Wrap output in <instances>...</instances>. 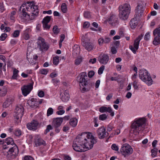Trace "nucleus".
Segmentation results:
<instances>
[{
	"label": "nucleus",
	"instance_id": "f257e3e1",
	"mask_svg": "<svg viewBox=\"0 0 160 160\" xmlns=\"http://www.w3.org/2000/svg\"><path fill=\"white\" fill-rule=\"evenodd\" d=\"M27 3L30 4L27 6L26 3H23L19 8V11L22 13L20 16L21 19H24L25 17H26L27 15H28L29 12L31 13L32 12H36L35 13V16H37L38 14V6L37 5H33V4L31 5V2H27Z\"/></svg>",
	"mask_w": 160,
	"mask_h": 160
},
{
	"label": "nucleus",
	"instance_id": "f03ea898",
	"mask_svg": "<svg viewBox=\"0 0 160 160\" xmlns=\"http://www.w3.org/2000/svg\"><path fill=\"white\" fill-rule=\"evenodd\" d=\"M77 80L80 83V89L82 91L84 92L88 91L92 86V83L89 79H88L87 73L85 72H82L80 74V76L77 77Z\"/></svg>",
	"mask_w": 160,
	"mask_h": 160
},
{
	"label": "nucleus",
	"instance_id": "7ed1b4c3",
	"mask_svg": "<svg viewBox=\"0 0 160 160\" xmlns=\"http://www.w3.org/2000/svg\"><path fill=\"white\" fill-rule=\"evenodd\" d=\"M86 134L82 133L79 134L73 142L72 147L73 149L78 152H84L86 151L84 149L83 142L86 140Z\"/></svg>",
	"mask_w": 160,
	"mask_h": 160
},
{
	"label": "nucleus",
	"instance_id": "20e7f679",
	"mask_svg": "<svg viewBox=\"0 0 160 160\" xmlns=\"http://www.w3.org/2000/svg\"><path fill=\"white\" fill-rule=\"evenodd\" d=\"M145 123L146 119L144 118L135 119L131 125L132 129H133L132 131L133 133L135 135H138L140 131L144 130Z\"/></svg>",
	"mask_w": 160,
	"mask_h": 160
},
{
	"label": "nucleus",
	"instance_id": "39448f33",
	"mask_svg": "<svg viewBox=\"0 0 160 160\" xmlns=\"http://www.w3.org/2000/svg\"><path fill=\"white\" fill-rule=\"evenodd\" d=\"M130 11L131 7L129 4L125 3L122 6H120L119 7L118 15L119 18L124 21L127 20Z\"/></svg>",
	"mask_w": 160,
	"mask_h": 160
},
{
	"label": "nucleus",
	"instance_id": "423d86ee",
	"mask_svg": "<svg viewBox=\"0 0 160 160\" xmlns=\"http://www.w3.org/2000/svg\"><path fill=\"white\" fill-rule=\"evenodd\" d=\"M139 76L140 79L148 85L152 84V80L147 70H140L139 72Z\"/></svg>",
	"mask_w": 160,
	"mask_h": 160
},
{
	"label": "nucleus",
	"instance_id": "0eeeda50",
	"mask_svg": "<svg viewBox=\"0 0 160 160\" xmlns=\"http://www.w3.org/2000/svg\"><path fill=\"white\" fill-rule=\"evenodd\" d=\"M23 107L21 105H18L16 106L15 109L14 117L15 121L17 122L20 121L23 113Z\"/></svg>",
	"mask_w": 160,
	"mask_h": 160
},
{
	"label": "nucleus",
	"instance_id": "6e6552de",
	"mask_svg": "<svg viewBox=\"0 0 160 160\" xmlns=\"http://www.w3.org/2000/svg\"><path fill=\"white\" fill-rule=\"evenodd\" d=\"M7 157L9 159H12L15 158L18 155V149L16 145L10 148L7 152Z\"/></svg>",
	"mask_w": 160,
	"mask_h": 160
},
{
	"label": "nucleus",
	"instance_id": "1a4fd4ad",
	"mask_svg": "<svg viewBox=\"0 0 160 160\" xmlns=\"http://www.w3.org/2000/svg\"><path fill=\"white\" fill-rule=\"evenodd\" d=\"M120 151L122 154L125 157L132 153L133 149L129 145L125 143L122 146Z\"/></svg>",
	"mask_w": 160,
	"mask_h": 160
},
{
	"label": "nucleus",
	"instance_id": "9d476101",
	"mask_svg": "<svg viewBox=\"0 0 160 160\" xmlns=\"http://www.w3.org/2000/svg\"><path fill=\"white\" fill-rule=\"evenodd\" d=\"M62 121V118H57L53 119L52 125L55 129V131L57 133H58L60 132L61 129L60 126Z\"/></svg>",
	"mask_w": 160,
	"mask_h": 160
},
{
	"label": "nucleus",
	"instance_id": "9b49d317",
	"mask_svg": "<svg viewBox=\"0 0 160 160\" xmlns=\"http://www.w3.org/2000/svg\"><path fill=\"white\" fill-rule=\"evenodd\" d=\"M153 35L154 36L153 44L156 46L160 44V25L153 31Z\"/></svg>",
	"mask_w": 160,
	"mask_h": 160
},
{
	"label": "nucleus",
	"instance_id": "f8f14e48",
	"mask_svg": "<svg viewBox=\"0 0 160 160\" xmlns=\"http://www.w3.org/2000/svg\"><path fill=\"white\" fill-rule=\"evenodd\" d=\"M97 142V139L93 137L92 138H88L87 139L83 142L84 149L86 148L88 149H91L93 147V144H95Z\"/></svg>",
	"mask_w": 160,
	"mask_h": 160
},
{
	"label": "nucleus",
	"instance_id": "ddd939ff",
	"mask_svg": "<svg viewBox=\"0 0 160 160\" xmlns=\"http://www.w3.org/2000/svg\"><path fill=\"white\" fill-rule=\"evenodd\" d=\"M143 36V35L141 34L139 35L134 40L133 46H129L130 49L132 50L134 54H136L139 48L140 41Z\"/></svg>",
	"mask_w": 160,
	"mask_h": 160
},
{
	"label": "nucleus",
	"instance_id": "4468645a",
	"mask_svg": "<svg viewBox=\"0 0 160 160\" xmlns=\"http://www.w3.org/2000/svg\"><path fill=\"white\" fill-rule=\"evenodd\" d=\"M37 43L38 47L42 51L44 49L47 50L49 48L48 45L45 42L44 39L41 37H39L38 38Z\"/></svg>",
	"mask_w": 160,
	"mask_h": 160
},
{
	"label": "nucleus",
	"instance_id": "2eb2a0df",
	"mask_svg": "<svg viewBox=\"0 0 160 160\" xmlns=\"http://www.w3.org/2000/svg\"><path fill=\"white\" fill-rule=\"evenodd\" d=\"M33 82L29 83L27 85H24L21 88L22 94L26 96L28 94L33 88Z\"/></svg>",
	"mask_w": 160,
	"mask_h": 160
},
{
	"label": "nucleus",
	"instance_id": "dca6fc26",
	"mask_svg": "<svg viewBox=\"0 0 160 160\" xmlns=\"http://www.w3.org/2000/svg\"><path fill=\"white\" fill-rule=\"evenodd\" d=\"M97 133L99 138L100 139L107 137L108 135V132H106V129L103 126L98 128L97 130Z\"/></svg>",
	"mask_w": 160,
	"mask_h": 160
},
{
	"label": "nucleus",
	"instance_id": "f3484780",
	"mask_svg": "<svg viewBox=\"0 0 160 160\" xmlns=\"http://www.w3.org/2000/svg\"><path fill=\"white\" fill-rule=\"evenodd\" d=\"M109 60V57L107 54L100 55L98 57V60L102 64H106Z\"/></svg>",
	"mask_w": 160,
	"mask_h": 160
},
{
	"label": "nucleus",
	"instance_id": "a211bd4d",
	"mask_svg": "<svg viewBox=\"0 0 160 160\" xmlns=\"http://www.w3.org/2000/svg\"><path fill=\"white\" fill-rule=\"evenodd\" d=\"M38 122L36 120H33L31 123L27 124V128L30 130H35L38 128Z\"/></svg>",
	"mask_w": 160,
	"mask_h": 160
},
{
	"label": "nucleus",
	"instance_id": "6ab92c4d",
	"mask_svg": "<svg viewBox=\"0 0 160 160\" xmlns=\"http://www.w3.org/2000/svg\"><path fill=\"white\" fill-rule=\"evenodd\" d=\"M109 23L113 26H116L118 23V19L116 15H112L108 18Z\"/></svg>",
	"mask_w": 160,
	"mask_h": 160
},
{
	"label": "nucleus",
	"instance_id": "aec40b11",
	"mask_svg": "<svg viewBox=\"0 0 160 160\" xmlns=\"http://www.w3.org/2000/svg\"><path fill=\"white\" fill-rule=\"evenodd\" d=\"M51 17L47 16L45 17L42 21V23L44 28L49 29L50 28V26L48 24L50 21Z\"/></svg>",
	"mask_w": 160,
	"mask_h": 160
},
{
	"label": "nucleus",
	"instance_id": "412c9836",
	"mask_svg": "<svg viewBox=\"0 0 160 160\" xmlns=\"http://www.w3.org/2000/svg\"><path fill=\"white\" fill-rule=\"evenodd\" d=\"M99 111L100 112L102 113L108 112L110 113V115L111 116H113L114 115V112L112 111V109L110 107L107 108L105 106H102L99 108Z\"/></svg>",
	"mask_w": 160,
	"mask_h": 160
},
{
	"label": "nucleus",
	"instance_id": "4be33fe9",
	"mask_svg": "<svg viewBox=\"0 0 160 160\" xmlns=\"http://www.w3.org/2000/svg\"><path fill=\"white\" fill-rule=\"evenodd\" d=\"M111 41L110 38L105 37L104 38H101L98 40V43L100 45H102L103 44H108Z\"/></svg>",
	"mask_w": 160,
	"mask_h": 160
},
{
	"label": "nucleus",
	"instance_id": "5701e85b",
	"mask_svg": "<svg viewBox=\"0 0 160 160\" xmlns=\"http://www.w3.org/2000/svg\"><path fill=\"white\" fill-rule=\"evenodd\" d=\"M82 44L85 49L88 51H91L93 48L94 45L91 42H83L82 43Z\"/></svg>",
	"mask_w": 160,
	"mask_h": 160
},
{
	"label": "nucleus",
	"instance_id": "b1692460",
	"mask_svg": "<svg viewBox=\"0 0 160 160\" xmlns=\"http://www.w3.org/2000/svg\"><path fill=\"white\" fill-rule=\"evenodd\" d=\"M37 99L32 98L31 100L28 101V103L30 106L32 108L37 107L39 105V104L38 101H37Z\"/></svg>",
	"mask_w": 160,
	"mask_h": 160
},
{
	"label": "nucleus",
	"instance_id": "393cba45",
	"mask_svg": "<svg viewBox=\"0 0 160 160\" xmlns=\"http://www.w3.org/2000/svg\"><path fill=\"white\" fill-rule=\"evenodd\" d=\"M70 98V95L69 94L68 91L67 90H65L62 95V97L61 98V99L62 101L65 102L68 101Z\"/></svg>",
	"mask_w": 160,
	"mask_h": 160
},
{
	"label": "nucleus",
	"instance_id": "a878e982",
	"mask_svg": "<svg viewBox=\"0 0 160 160\" xmlns=\"http://www.w3.org/2000/svg\"><path fill=\"white\" fill-rule=\"evenodd\" d=\"M138 22L136 18L132 19L129 22V25L131 28L132 29L135 28L138 24Z\"/></svg>",
	"mask_w": 160,
	"mask_h": 160
},
{
	"label": "nucleus",
	"instance_id": "bb28decb",
	"mask_svg": "<svg viewBox=\"0 0 160 160\" xmlns=\"http://www.w3.org/2000/svg\"><path fill=\"white\" fill-rule=\"evenodd\" d=\"M35 143L36 146H38L42 145L44 146L46 145L45 142L41 138L37 139L35 141Z\"/></svg>",
	"mask_w": 160,
	"mask_h": 160
},
{
	"label": "nucleus",
	"instance_id": "cd10ccee",
	"mask_svg": "<svg viewBox=\"0 0 160 160\" xmlns=\"http://www.w3.org/2000/svg\"><path fill=\"white\" fill-rule=\"evenodd\" d=\"M30 12H29L28 15H27L26 17H25L24 19H24L26 20L30 21L34 19L35 17L37 16H35V13L34 12H31L32 15L30 16Z\"/></svg>",
	"mask_w": 160,
	"mask_h": 160
},
{
	"label": "nucleus",
	"instance_id": "c85d7f7f",
	"mask_svg": "<svg viewBox=\"0 0 160 160\" xmlns=\"http://www.w3.org/2000/svg\"><path fill=\"white\" fill-rule=\"evenodd\" d=\"M77 119L75 118H72L70 119L69 123L73 127H75L77 124Z\"/></svg>",
	"mask_w": 160,
	"mask_h": 160
},
{
	"label": "nucleus",
	"instance_id": "c756f323",
	"mask_svg": "<svg viewBox=\"0 0 160 160\" xmlns=\"http://www.w3.org/2000/svg\"><path fill=\"white\" fill-rule=\"evenodd\" d=\"M5 142L8 144H11L12 145H16L12 138H8L6 139Z\"/></svg>",
	"mask_w": 160,
	"mask_h": 160
},
{
	"label": "nucleus",
	"instance_id": "7c9ffc66",
	"mask_svg": "<svg viewBox=\"0 0 160 160\" xmlns=\"http://www.w3.org/2000/svg\"><path fill=\"white\" fill-rule=\"evenodd\" d=\"M11 104V99L9 98H8L3 103V107L4 108H7Z\"/></svg>",
	"mask_w": 160,
	"mask_h": 160
},
{
	"label": "nucleus",
	"instance_id": "2f4dec72",
	"mask_svg": "<svg viewBox=\"0 0 160 160\" xmlns=\"http://www.w3.org/2000/svg\"><path fill=\"white\" fill-rule=\"evenodd\" d=\"M19 71L16 69H14L13 71V74L12 76V79H16L18 75Z\"/></svg>",
	"mask_w": 160,
	"mask_h": 160
},
{
	"label": "nucleus",
	"instance_id": "473e14b6",
	"mask_svg": "<svg viewBox=\"0 0 160 160\" xmlns=\"http://www.w3.org/2000/svg\"><path fill=\"white\" fill-rule=\"evenodd\" d=\"M61 10L63 13H66L67 12V8L65 3H63L61 6Z\"/></svg>",
	"mask_w": 160,
	"mask_h": 160
},
{
	"label": "nucleus",
	"instance_id": "72a5a7b5",
	"mask_svg": "<svg viewBox=\"0 0 160 160\" xmlns=\"http://www.w3.org/2000/svg\"><path fill=\"white\" fill-rule=\"evenodd\" d=\"M151 152L152 153L151 156L152 157H156L158 152V149L153 148L151 150Z\"/></svg>",
	"mask_w": 160,
	"mask_h": 160
},
{
	"label": "nucleus",
	"instance_id": "f704fd0d",
	"mask_svg": "<svg viewBox=\"0 0 160 160\" xmlns=\"http://www.w3.org/2000/svg\"><path fill=\"white\" fill-rule=\"evenodd\" d=\"M59 57L58 56L54 57L53 58V62L54 64L57 65L59 62Z\"/></svg>",
	"mask_w": 160,
	"mask_h": 160
},
{
	"label": "nucleus",
	"instance_id": "c9c22d12",
	"mask_svg": "<svg viewBox=\"0 0 160 160\" xmlns=\"http://www.w3.org/2000/svg\"><path fill=\"white\" fill-rule=\"evenodd\" d=\"M20 30H16L14 31L12 34V36L14 38H17L18 37L20 34Z\"/></svg>",
	"mask_w": 160,
	"mask_h": 160
},
{
	"label": "nucleus",
	"instance_id": "e433bc0d",
	"mask_svg": "<svg viewBox=\"0 0 160 160\" xmlns=\"http://www.w3.org/2000/svg\"><path fill=\"white\" fill-rule=\"evenodd\" d=\"M83 16L85 18H91L90 13L89 11L85 12L83 13Z\"/></svg>",
	"mask_w": 160,
	"mask_h": 160
},
{
	"label": "nucleus",
	"instance_id": "4c0bfd02",
	"mask_svg": "<svg viewBox=\"0 0 160 160\" xmlns=\"http://www.w3.org/2000/svg\"><path fill=\"white\" fill-rule=\"evenodd\" d=\"M107 118V116L105 114H103L99 116V119L100 120L103 121L106 120Z\"/></svg>",
	"mask_w": 160,
	"mask_h": 160
},
{
	"label": "nucleus",
	"instance_id": "58836bf2",
	"mask_svg": "<svg viewBox=\"0 0 160 160\" xmlns=\"http://www.w3.org/2000/svg\"><path fill=\"white\" fill-rule=\"evenodd\" d=\"M82 61V58H77L75 60V64L76 65H78L80 64Z\"/></svg>",
	"mask_w": 160,
	"mask_h": 160
},
{
	"label": "nucleus",
	"instance_id": "ea45409f",
	"mask_svg": "<svg viewBox=\"0 0 160 160\" xmlns=\"http://www.w3.org/2000/svg\"><path fill=\"white\" fill-rule=\"evenodd\" d=\"M14 133L16 136L19 137L21 135L22 132L20 130L17 129L15 130Z\"/></svg>",
	"mask_w": 160,
	"mask_h": 160
},
{
	"label": "nucleus",
	"instance_id": "a19ab883",
	"mask_svg": "<svg viewBox=\"0 0 160 160\" xmlns=\"http://www.w3.org/2000/svg\"><path fill=\"white\" fill-rule=\"evenodd\" d=\"M53 112V110L52 108H49L47 112V116H49L50 115L52 114Z\"/></svg>",
	"mask_w": 160,
	"mask_h": 160
},
{
	"label": "nucleus",
	"instance_id": "79ce46f5",
	"mask_svg": "<svg viewBox=\"0 0 160 160\" xmlns=\"http://www.w3.org/2000/svg\"><path fill=\"white\" fill-rule=\"evenodd\" d=\"M53 31L55 34H58L59 32V30L58 29L57 26H54L53 28Z\"/></svg>",
	"mask_w": 160,
	"mask_h": 160
},
{
	"label": "nucleus",
	"instance_id": "37998d69",
	"mask_svg": "<svg viewBox=\"0 0 160 160\" xmlns=\"http://www.w3.org/2000/svg\"><path fill=\"white\" fill-rule=\"evenodd\" d=\"M16 10L15 9V10H14L11 12V14L10 15V19L12 20H14V17L13 16L14 15H15L16 14Z\"/></svg>",
	"mask_w": 160,
	"mask_h": 160
},
{
	"label": "nucleus",
	"instance_id": "c03bdc74",
	"mask_svg": "<svg viewBox=\"0 0 160 160\" xmlns=\"http://www.w3.org/2000/svg\"><path fill=\"white\" fill-rule=\"evenodd\" d=\"M105 66L104 65H102L99 69L98 71V73L99 74L102 73L104 69Z\"/></svg>",
	"mask_w": 160,
	"mask_h": 160
},
{
	"label": "nucleus",
	"instance_id": "a18cd8bd",
	"mask_svg": "<svg viewBox=\"0 0 160 160\" xmlns=\"http://www.w3.org/2000/svg\"><path fill=\"white\" fill-rule=\"evenodd\" d=\"M133 81V82L132 84L133 87L135 89H137L138 88V86L137 85L138 83V81L135 80Z\"/></svg>",
	"mask_w": 160,
	"mask_h": 160
},
{
	"label": "nucleus",
	"instance_id": "49530a36",
	"mask_svg": "<svg viewBox=\"0 0 160 160\" xmlns=\"http://www.w3.org/2000/svg\"><path fill=\"white\" fill-rule=\"evenodd\" d=\"M53 129V127L50 125H48L47 126V128L45 130L46 133L49 132L50 130H52Z\"/></svg>",
	"mask_w": 160,
	"mask_h": 160
},
{
	"label": "nucleus",
	"instance_id": "de8ad7c7",
	"mask_svg": "<svg viewBox=\"0 0 160 160\" xmlns=\"http://www.w3.org/2000/svg\"><path fill=\"white\" fill-rule=\"evenodd\" d=\"M111 148L112 149L118 151V147L115 144H113L112 145Z\"/></svg>",
	"mask_w": 160,
	"mask_h": 160
},
{
	"label": "nucleus",
	"instance_id": "09e8293b",
	"mask_svg": "<svg viewBox=\"0 0 160 160\" xmlns=\"http://www.w3.org/2000/svg\"><path fill=\"white\" fill-rule=\"evenodd\" d=\"M24 159L25 160H34V158L30 156H25L24 157Z\"/></svg>",
	"mask_w": 160,
	"mask_h": 160
},
{
	"label": "nucleus",
	"instance_id": "8fccbe9b",
	"mask_svg": "<svg viewBox=\"0 0 160 160\" xmlns=\"http://www.w3.org/2000/svg\"><path fill=\"white\" fill-rule=\"evenodd\" d=\"M7 37V34L6 33L2 34L0 37V40L3 41L6 39Z\"/></svg>",
	"mask_w": 160,
	"mask_h": 160
},
{
	"label": "nucleus",
	"instance_id": "3c124183",
	"mask_svg": "<svg viewBox=\"0 0 160 160\" xmlns=\"http://www.w3.org/2000/svg\"><path fill=\"white\" fill-rule=\"evenodd\" d=\"M40 72L41 74H42L46 75L48 72V71L47 69H41L40 70Z\"/></svg>",
	"mask_w": 160,
	"mask_h": 160
},
{
	"label": "nucleus",
	"instance_id": "603ef678",
	"mask_svg": "<svg viewBox=\"0 0 160 160\" xmlns=\"http://www.w3.org/2000/svg\"><path fill=\"white\" fill-rule=\"evenodd\" d=\"M111 52L112 54H115L117 52V51L115 47H112L111 48Z\"/></svg>",
	"mask_w": 160,
	"mask_h": 160
},
{
	"label": "nucleus",
	"instance_id": "864d4df0",
	"mask_svg": "<svg viewBox=\"0 0 160 160\" xmlns=\"http://www.w3.org/2000/svg\"><path fill=\"white\" fill-rule=\"evenodd\" d=\"M150 37V33L149 32H147L144 36V39L146 40H148Z\"/></svg>",
	"mask_w": 160,
	"mask_h": 160
},
{
	"label": "nucleus",
	"instance_id": "5fc2aeb1",
	"mask_svg": "<svg viewBox=\"0 0 160 160\" xmlns=\"http://www.w3.org/2000/svg\"><path fill=\"white\" fill-rule=\"evenodd\" d=\"M94 74V72L93 71H91L88 73V76L89 78H92Z\"/></svg>",
	"mask_w": 160,
	"mask_h": 160
},
{
	"label": "nucleus",
	"instance_id": "6e6d98bb",
	"mask_svg": "<svg viewBox=\"0 0 160 160\" xmlns=\"http://www.w3.org/2000/svg\"><path fill=\"white\" fill-rule=\"evenodd\" d=\"M38 96L40 97H42L44 96V93L42 91H40L38 94Z\"/></svg>",
	"mask_w": 160,
	"mask_h": 160
},
{
	"label": "nucleus",
	"instance_id": "4d7b16f0",
	"mask_svg": "<svg viewBox=\"0 0 160 160\" xmlns=\"http://www.w3.org/2000/svg\"><path fill=\"white\" fill-rule=\"evenodd\" d=\"M89 25V23L88 22H85L83 25V28H88Z\"/></svg>",
	"mask_w": 160,
	"mask_h": 160
},
{
	"label": "nucleus",
	"instance_id": "13d9d810",
	"mask_svg": "<svg viewBox=\"0 0 160 160\" xmlns=\"http://www.w3.org/2000/svg\"><path fill=\"white\" fill-rule=\"evenodd\" d=\"M65 111L64 110H60L56 112V113L58 115H62L64 114Z\"/></svg>",
	"mask_w": 160,
	"mask_h": 160
},
{
	"label": "nucleus",
	"instance_id": "bf43d9fd",
	"mask_svg": "<svg viewBox=\"0 0 160 160\" xmlns=\"http://www.w3.org/2000/svg\"><path fill=\"white\" fill-rule=\"evenodd\" d=\"M158 141L157 140H154L153 141L152 143V147L153 148H156V145L157 144Z\"/></svg>",
	"mask_w": 160,
	"mask_h": 160
},
{
	"label": "nucleus",
	"instance_id": "052dcab7",
	"mask_svg": "<svg viewBox=\"0 0 160 160\" xmlns=\"http://www.w3.org/2000/svg\"><path fill=\"white\" fill-rule=\"evenodd\" d=\"M119 35L121 37H123L124 36V34L123 30L122 29H120L119 30Z\"/></svg>",
	"mask_w": 160,
	"mask_h": 160
},
{
	"label": "nucleus",
	"instance_id": "680f3d73",
	"mask_svg": "<svg viewBox=\"0 0 160 160\" xmlns=\"http://www.w3.org/2000/svg\"><path fill=\"white\" fill-rule=\"evenodd\" d=\"M100 80H98L97 81L96 84H95V87L97 88H98L99 86V85L100 83Z\"/></svg>",
	"mask_w": 160,
	"mask_h": 160
},
{
	"label": "nucleus",
	"instance_id": "e2e57ef3",
	"mask_svg": "<svg viewBox=\"0 0 160 160\" xmlns=\"http://www.w3.org/2000/svg\"><path fill=\"white\" fill-rule=\"evenodd\" d=\"M112 93H110L108 95L107 97H106V99L107 100L109 101L112 97Z\"/></svg>",
	"mask_w": 160,
	"mask_h": 160
},
{
	"label": "nucleus",
	"instance_id": "0e129e2a",
	"mask_svg": "<svg viewBox=\"0 0 160 160\" xmlns=\"http://www.w3.org/2000/svg\"><path fill=\"white\" fill-rule=\"evenodd\" d=\"M96 62V59L95 58H94L93 59H90L89 62H91L92 64L95 63Z\"/></svg>",
	"mask_w": 160,
	"mask_h": 160
},
{
	"label": "nucleus",
	"instance_id": "69168bd1",
	"mask_svg": "<svg viewBox=\"0 0 160 160\" xmlns=\"http://www.w3.org/2000/svg\"><path fill=\"white\" fill-rule=\"evenodd\" d=\"M57 76V73H54V72H52V73L50 74V77L51 78H53L54 77H56Z\"/></svg>",
	"mask_w": 160,
	"mask_h": 160
},
{
	"label": "nucleus",
	"instance_id": "338daca9",
	"mask_svg": "<svg viewBox=\"0 0 160 160\" xmlns=\"http://www.w3.org/2000/svg\"><path fill=\"white\" fill-rule=\"evenodd\" d=\"M64 159L65 160H71V158L68 155L65 156L64 157Z\"/></svg>",
	"mask_w": 160,
	"mask_h": 160
},
{
	"label": "nucleus",
	"instance_id": "774afa93",
	"mask_svg": "<svg viewBox=\"0 0 160 160\" xmlns=\"http://www.w3.org/2000/svg\"><path fill=\"white\" fill-rule=\"evenodd\" d=\"M122 60V59L120 58H117L115 59V62L116 63H119Z\"/></svg>",
	"mask_w": 160,
	"mask_h": 160
}]
</instances>
